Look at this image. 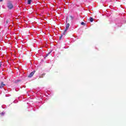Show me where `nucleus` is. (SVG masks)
<instances>
[{"label": "nucleus", "instance_id": "obj_1", "mask_svg": "<svg viewBox=\"0 0 126 126\" xmlns=\"http://www.w3.org/2000/svg\"><path fill=\"white\" fill-rule=\"evenodd\" d=\"M7 7L10 10L12 9V8H13V4H12V2L8 1L7 2Z\"/></svg>", "mask_w": 126, "mask_h": 126}, {"label": "nucleus", "instance_id": "obj_2", "mask_svg": "<svg viewBox=\"0 0 126 126\" xmlns=\"http://www.w3.org/2000/svg\"><path fill=\"white\" fill-rule=\"evenodd\" d=\"M35 71H32V72L29 75H28V77H29L30 78H31V77H32L33 75H34V73H35Z\"/></svg>", "mask_w": 126, "mask_h": 126}, {"label": "nucleus", "instance_id": "obj_3", "mask_svg": "<svg viewBox=\"0 0 126 126\" xmlns=\"http://www.w3.org/2000/svg\"><path fill=\"white\" fill-rule=\"evenodd\" d=\"M4 86H5V84H3V82H2L0 86V88H2Z\"/></svg>", "mask_w": 126, "mask_h": 126}, {"label": "nucleus", "instance_id": "obj_4", "mask_svg": "<svg viewBox=\"0 0 126 126\" xmlns=\"http://www.w3.org/2000/svg\"><path fill=\"white\" fill-rule=\"evenodd\" d=\"M68 28H69V23H67L66 26V30H68Z\"/></svg>", "mask_w": 126, "mask_h": 126}, {"label": "nucleus", "instance_id": "obj_5", "mask_svg": "<svg viewBox=\"0 0 126 126\" xmlns=\"http://www.w3.org/2000/svg\"><path fill=\"white\" fill-rule=\"evenodd\" d=\"M31 2H32V0H28L27 3L28 4H31Z\"/></svg>", "mask_w": 126, "mask_h": 126}, {"label": "nucleus", "instance_id": "obj_6", "mask_svg": "<svg viewBox=\"0 0 126 126\" xmlns=\"http://www.w3.org/2000/svg\"><path fill=\"white\" fill-rule=\"evenodd\" d=\"M94 20V19H93V18H92V17H90V22H93Z\"/></svg>", "mask_w": 126, "mask_h": 126}, {"label": "nucleus", "instance_id": "obj_7", "mask_svg": "<svg viewBox=\"0 0 126 126\" xmlns=\"http://www.w3.org/2000/svg\"><path fill=\"white\" fill-rule=\"evenodd\" d=\"M45 73H43V74H42V75H40L39 76V78H43V76H44V75H45Z\"/></svg>", "mask_w": 126, "mask_h": 126}, {"label": "nucleus", "instance_id": "obj_8", "mask_svg": "<svg viewBox=\"0 0 126 126\" xmlns=\"http://www.w3.org/2000/svg\"><path fill=\"white\" fill-rule=\"evenodd\" d=\"M66 31H67V30L65 29V30L63 33V35H65V33H66Z\"/></svg>", "mask_w": 126, "mask_h": 126}, {"label": "nucleus", "instance_id": "obj_9", "mask_svg": "<svg viewBox=\"0 0 126 126\" xmlns=\"http://www.w3.org/2000/svg\"><path fill=\"white\" fill-rule=\"evenodd\" d=\"M81 25H84V26H85L86 25V24L85 23L83 22H82L81 23Z\"/></svg>", "mask_w": 126, "mask_h": 126}, {"label": "nucleus", "instance_id": "obj_10", "mask_svg": "<svg viewBox=\"0 0 126 126\" xmlns=\"http://www.w3.org/2000/svg\"><path fill=\"white\" fill-rule=\"evenodd\" d=\"M4 114H5V112H4V111H3L1 113V116H4Z\"/></svg>", "mask_w": 126, "mask_h": 126}, {"label": "nucleus", "instance_id": "obj_11", "mask_svg": "<svg viewBox=\"0 0 126 126\" xmlns=\"http://www.w3.org/2000/svg\"><path fill=\"white\" fill-rule=\"evenodd\" d=\"M121 24H119V25H116V28H119V27H121Z\"/></svg>", "mask_w": 126, "mask_h": 126}, {"label": "nucleus", "instance_id": "obj_12", "mask_svg": "<svg viewBox=\"0 0 126 126\" xmlns=\"http://www.w3.org/2000/svg\"><path fill=\"white\" fill-rule=\"evenodd\" d=\"M8 22H9V19H7V20H6V24H8Z\"/></svg>", "mask_w": 126, "mask_h": 126}, {"label": "nucleus", "instance_id": "obj_13", "mask_svg": "<svg viewBox=\"0 0 126 126\" xmlns=\"http://www.w3.org/2000/svg\"><path fill=\"white\" fill-rule=\"evenodd\" d=\"M51 53H52V51H50L48 54H47L46 57H48V56H49V55H50V54H51Z\"/></svg>", "mask_w": 126, "mask_h": 126}, {"label": "nucleus", "instance_id": "obj_14", "mask_svg": "<svg viewBox=\"0 0 126 126\" xmlns=\"http://www.w3.org/2000/svg\"><path fill=\"white\" fill-rule=\"evenodd\" d=\"M29 92H31V93H35L32 90H30V91H29Z\"/></svg>", "mask_w": 126, "mask_h": 126}, {"label": "nucleus", "instance_id": "obj_15", "mask_svg": "<svg viewBox=\"0 0 126 126\" xmlns=\"http://www.w3.org/2000/svg\"><path fill=\"white\" fill-rule=\"evenodd\" d=\"M1 65H2V64L1 63V62H0V67H1Z\"/></svg>", "mask_w": 126, "mask_h": 126}, {"label": "nucleus", "instance_id": "obj_16", "mask_svg": "<svg viewBox=\"0 0 126 126\" xmlns=\"http://www.w3.org/2000/svg\"><path fill=\"white\" fill-rule=\"evenodd\" d=\"M70 17L71 18V19H73V17H72V16H70Z\"/></svg>", "mask_w": 126, "mask_h": 126}, {"label": "nucleus", "instance_id": "obj_17", "mask_svg": "<svg viewBox=\"0 0 126 126\" xmlns=\"http://www.w3.org/2000/svg\"><path fill=\"white\" fill-rule=\"evenodd\" d=\"M63 37V35H62L61 36H60V39H62V37Z\"/></svg>", "mask_w": 126, "mask_h": 126}, {"label": "nucleus", "instance_id": "obj_18", "mask_svg": "<svg viewBox=\"0 0 126 126\" xmlns=\"http://www.w3.org/2000/svg\"><path fill=\"white\" fill-rule=\"evenodd\" d=\"M2 108L3 109H4V108H5L4 107L3 105L2 106Z\"/></svg>", "mask_w": 126, "mask_h": 126}, {"label": "nucleus", "instance_id": "obj_19", "mask_svg": "<svg viewBox=\"0 0 126 126\" xmlns=\"http://www.w3.org/2000/svg\"><path fill=\"white\" fill-rule=\"evenodd\" d=\"M2 1V0H0V1Z\"/></svg>", "mask_w": 126, "mask_h": 126}, {"label": "nucleus", "instance_id": "obj_20", "mask_svg": "<svg viewBox=\"0 0 126 126\" xmlns=\"http://www.w3.org/2000/svg\"><path fill=\"white\" fill-rule=\"evenodd\" d=\"M13 102H14V103H15V101H13Z\"/></svg>", "mask_w": 126, "mask_h": 126}, {"label": "nucleus", "instance_id": "obj_21", "mask_svg": "<svg viewBox=\"0 0 126 126\" xmlns=\"http://www.w3.org/2000/svg\"><path fill=\"white\" fill-rule=\"evenodd\" d=\"M16 91H17V90H16Z\"/></svg>", "mask_w": 126, "mask_h": 126}]
</instances>
